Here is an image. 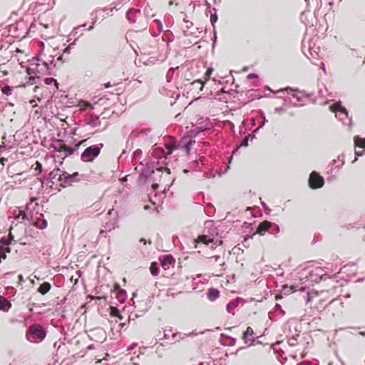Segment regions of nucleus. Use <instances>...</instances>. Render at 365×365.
I'll use <instances>...</instances> for the list:
<instances>
[{
  "instance_id": "23",
  "label": "nucleus",
  "mask_w": 365,
  "mask_h": 365,
  "mask_svg": "<svg viewBox=\"0 0 365 365\" xmlns=\"http://www.w3.org/2000/svg\"><path fill=\"white\" fill-rule=\"evenodd\" d=\"M140 9H130L127 13H126V16L128 18V19L131 21V22H135V20L134 19H131V15H133V14H137V13H140Z\"/></svg>"
},
{
  "instance_id": "12",
  "label": "nucleus",
  "mask_w": 365,
  "mask_h": 365,
  "mask_svg": "<svg viewBox=\"0 0 365 365\" xmlns=\"http://www.w3.org/2000/svg\"><path fill=\"white\" fill-rule=\"evenodd\" d=\"M154 173V170L150 168H144L139 175L140 182H145L147 179Z\"/></svg>"
},
{
  "instance_id": "41",
  "label": "nucleus",
  "mask_w": 365,
  "mask_h": 365,
  "mask_svg": "<svg viewBox=\"0 0 365 365\" xmlns=\"http://www.w3.org/2000/svg\"><path fill=\"white\" fill-rule=\"evenodd\" d=\"M37 227L41 230L46 228L47 227V221L46 220H43L41 225H37Z\"/></svg>"
},
{
  "instance_id": "18",
  "label": "nucleus",
  "mask_w": 365,
  "mask_h": 365,
  "mask_svg": "<svg viewBox=\"0 0 365 365\" xmlns=\"http://www.w3.org/2000/svg\"><path fill=\"white\" fill-rule=\"evenodd\" d=\"M62 173H63V171L61 170L59 168L53 169L48 174V177L47 180L50 181L52 183H53V180H54L56 177L59 178L60 175H61Z\"/></svg>"
},
{
  "instance_id": "54",
  "label": "nucleus",
  "mask_w": 365,
  "mask_h": 365,
  "mask_svg": "<svg viewBox=\"0 0 365 365\" xmlns=\"http://www.w3.org/2000/svg\"><path fill=\"white\" fill-rule=\"evenodd\" d=\"M198 165H199L198 160H195V161L192 163L191 167H192V168H193V167H197V166H198Z\"/></svg>"
},
{
  "instance_id": "17",
  "label": "nucleus",
  "mask_w": 365,
  "mask_h": 365,
  "mask_svg": "<svg viewBox=\"0 0 365 365\" xmlns=\"http://www.w3.org/2000/svg\"><path fill=\"white\" fill-rule=\"evenodd\" d=\"M174 262L175 259L172 255H165L160 259V262L163 267L171 265Z\"/></svg>"
},
{
  "instance_id": "59",
  "label": "nucleus",
  "mask_w": 365,
  "mask_h": 365,
  "mask_svg": "<svg viewBox=\"0 0 365 365\" xmlns=\"http://www.w3.org/2000/svg\"><path fill=\"white\" fill-rule=\"evenodd\" d=\"M96 21V17L95 18L94 21H93V24H92L93 25H92V26H91L88 28V30H89V31H91V29H93V25L95 24Z\"/></svg>"
},
{
  "instance_id": "51",
  "label": "nucleus",
  "mask_w": 365,
  "mask_h": 365,
  "mask_svg": "<svg viewBox=\"0 0 365 365\" xmlns=\"http://www.w3.org/2000/svg\"><path fill=\"white\" fill-rule=\"evenodd\" d=\"M72 44H70L68 47H66L64 50H63V53H70V50H71V46Z\"/></svg>"
},
{
  "instance_id": "22",
  "label": "nucleus",
  "mask_w": 365,
  "mask_h": 365,
  "mask_svg": "<svg viewBox=\"0 0 365 365\" xmlns=\"http://www.w3.org/2000/svg\"><path fill=\"white\" fill-rule=\"evenodd\" d=\"M197 242L208 245L209 243H212L214 242V239L207 235H201L198 237Z\"/></svg>"
},
{
  "instance_id": "35",
  "label": "nucleus",
  "mask_w": 365,
  "mask_h": 365,
  "mask_svg": "<svg viewBox=\"0 0 365 365\" xmlns=\"http://www.w3.org/2000/svg\"><path fill=\"white\" fill-rule=\"evenodd\" d=\"M154 21L158 24V34L162 31L163 30V22L159 19H155Z\"/></svg>"
},
{
  "instance_id": "34",
  "label": "nucleus",
  "mask_w": 365,
  "mask_h": 365,
  "mask_svg": "<svg viewBox=\"0 0 365 365\" xmlns=\"http://www.w3.org/2000/svg\"><path fill=\"white\" fill-rule=\"evenodd\" d=\"M195 143V140H192V139H190L189 141L184 145V148L186 149L187 152L189 153L190 145Z\"/></svg>"
},
{
  "instance_id": "43",
  "label": "nucleus",
  "mask_w": 365,
  "mask_h": 365,
  "mask_svg": "<svg viewBox=\"0 0 365 365\" xmlns=\"http://www.w3.org/2000/svg\"><path fill=\"white\" fill-rule=\"evenodd\" d=\"M267 120H266V118L264 117L263 121L261 123V124H260L259 127V128H256V129L254 130V133H257V132L259 130V128H262V127L265 125V123H266V122H267Z\"/></svg>"
},
{
  "instance_id": "39",
  "label": "nucleus",
  "mask_w": 365,
  "mask_h": 365,
  "mask_svg": "<svg viewBox=\"0 0 365 365\" xmlns=\"http://www.w3.org/2000/svg\"><path fill=\"white\" fill-rule=\"evenodd\" d=\"M213 72V69L210 68L207 70L206 73H205V81H208L209 78H210V75L212 74V73Z\"/></svg>"
},
{
  "instance_id": "2",
  "label": "nucleus",
  "mask_w": 365,
  "mask_h": 365,
  "mask_svg": "<svg viewBox=\"0 0 365 365\" xmlns=\"http://www.w3.org/2000/svg\"><path fill=\"white\" fill-rule=\"evenodd\" d=\"M46 336V330L39 324L31 325L26 333V339L31 343H39Z\"/></svg>"
},
{
  "instance_id": "31",
  "label": "nucleus",
  "mask_w": 365,
  "mask_h": 365,
  "mask_svg": "<svg viewBox=\"0 0 365 365\" xmlns=\"http://www.w3.org/2000/svg\"><path fill=\"white\" fill-rule=\"evenodd\" d=\"M111 7L110 9V12L112 13L113 11V10H118L120 9L121 7V4L120 2L119 3H114V4H111Z\"/></svg>"
},
{
  "instance_id": "10",
  "label": "nucleus",
  "mask_w": 365,
  "mask_h": 365,
  "mask_svg": "<svg viewBox=\"0 0 365 365\" xmlns=\"http://www.w3.org/2000/svg\"><path fill=\"white\" fill-rule=\"evenodd\" d=\"M34 66L38 76L49 73V66L48 63L44 61H42L41 63L35 62Z\"/></svg>"
},
{
  "instance_id": "29",
  "label": "nucleus",
  "mask_w": 365,
  "mask_h": 365,
  "mask_svg": "<svg viewBox=\"0 0 365 365\" xmlns=\"http://www.w3.org/2000/svg\"><path fill=\"white\" fill-rule=\"evenodd\" d=\"M207 259H208V262L210 264H212L214 262L221 261V257L220 255H215V256L207 258Z\"/></svg>"
},
{
  "instance_id": "62",
  "label": "nucleus",
  "mask_w": 365,
  "mask_h": 365,
  "mask_svg": "<svg viewBox=\"0 0 365 365\" xmlns=\"http://www.w3.org/2000/svg\"><path fill=\"white\" fill-rule=\"evenodd\" d=\"M321 68H322L323 71L326 73L325 66L324 63H321Z\"/></svg>"
},
{
  "instance_id": "38",
  "label": "nucleus",
  "mask_w": 365,
  "mask_h": 365,
  "mask_svg": "<svg viewBox=\"0 0 365 365\" xmlns=\"http://www.w3.org/2000/svg\"><path fill=\"white\" fill-rule=\"evenodd\" d=\"M327 278V274H321L318 277H316L314 280L316 282H320L322 280H325Z\"/></svg>"
},
{
  "instance_id": "3",
  "label": "nucleus",
  "mask_w": 365,
  "mask_h": 365,
  "mask_svg": "<svg viewBox=\"0 0 365 365\" xmlns=\"http://www.w3.org/2000/svg\"><path fill=\"white\" fill-rule=\"evenodd\" d=\"M159 39L155 37H150L148 42L143 45V49L148 55H156L160 50L165 46L164 40L160 43Z\"/></svg>"
},
{
  "instance_id": "1",
  "label": "nucleus",
  "mask_w": 365,
  "mask_h": 365,
  "mask_svg": "<svg viewBox=\"0 0 365 365\" xmlns=\"http://www.w3.org/2000/svg\"><path fill=\"white\" fill-rule=\"evenodd\" d=\"M81 143L76 144L74 148H69L62 140H58L50 145V148H52L53 151L51 157L55 160L56 158L61 160L60 163H62L61 160L72 155L78 148Z\"/></svg>"
},
{
  "instance_id": "42",
  "label": "nucleus",
  "mask_w": 365,
  "mask_h": 365,
  "mask_svg": "<svg viewBox=\"0 0 365 365\" xmlns=\"http://www.w3.org/2000/svg\"><path fill=\"white\" fill-rule=\"evenodd\" d=\"M206 128H204V127H197L194 132L195 133V134H199L200 132H203Z\"/></svg>"
},
{
  "instance_id": "28",
  "label": "nucleus",
  "mask_w": 365,
  "mask_h": 365,
  "mask_svg": "<svg viewBox=\"0 0 365 365\" xmlns=\"http://www.w3.org/2000/svg\"><path fill=\"white\" fill-rule=\"evenodd\" d=\"M1 92L6 96H9L11 94V88L9 86L5 85L1 88Z\"/></svg>"
},
{
  "instance_id": "55",
  "label": "nucleus",
  "mask_w": 365,
  "mask_h": 365,
  "mask_svg": "<svg viewBox=\"0 0 365 365\" xmlns=\"http://www.w3.org/2000/svg\"><path fill=\"white\" fill-rule=\"evenodd\" d=\"M137 346V343H133L129 347H128V350H131L133 349L134 347H135Z\"/></svg>"
},
{
  "instance_id": "5",
  "label": "nucleus",
  "mask_w": 365,
  "mask_h": 365,
  "mask_svg": "<svg viewBox=\"0 0 365 365\" xmlns=\"http://www.w3.org/2000/svg\"><path fill=\"white\" fill-rule=\"evenodd\" d=\"M78 173L77 172L73 173V174H68L66 172L63 171L58 180L61 182V186L66 187L72 185L73 182H78Z\"/></svg>"
},
{
  "instance_id": "11",
  "label": "nucleus",
  "mask_w": 365,
  "mask_h": 365,
  "mask_svg": "<svg viewBox=\"0 0 365 365\" xmlns=\"http://www.w3.org/2000/svg\"><path fill=\"white\" fill-rule=\"evenodd\" d=\"M26 73L29 76V81H27V83H29L30 85H33V84L36 83V82H35L36 78V77L39 78V76H38V75L36 73V71L35 69V66H34V62L30 63L29 66L26 68Z\"/></svg>"
},
{
  "instance_id": "24",
  "label": "nucleus",
  "mask_w": 365,
  "mask_h": 365,
  "mask_svg": "<svg viewBox=\"0 0 365 365\" xmlns=\"http://www.w3.org/2000/svg\"><path fill=\"white\" fill-rule=\"evenodd\" d=\"M354 143L356 146H358L361 148H365V138H360L359 137H355L354 138Z\"/></svg>"
},
{
  "instance_id": "13",
  "label": "nucleus",
  "mask_w": 365,
  "mask_h": 365,
  "mask_svg": "<svg viewBox=\"0 0 365 365\" xmlns=\"http://www.w3.org/2000/svg\"><path fill=\"white\" fill-rule=\"evenodd\" d=\"M271 226L272 222L265 220L259 225L256 233L263 235Z\"/></svg>"
},
{
  "instance_id": "58",
  "label": "nucleus",
  "mask_w": 365,
  "mask_h": 365,
  "mask_svg": "<svg viewBox=\"0 0 365 365\" xmlns=\"http://www.w3.org/2000/svg\"><path fill=\"white\" fill-rule=\"evenodd\" d=\"M137 34H138V32H137V31H130V32L129 33V36H130V37H131V36H134V35H137Z\"/></svg>"
},
{
  "instance_id": "60",
  "label": "nucleus",
  "mask_w": 365,
  "mask_h": 365,
  "mask_svg": "<svg viewBox=\"0 0 365 365\" xmlns=\"http://www.w3.org/2000/svg\"><path fill=\"white\" fill-rule=\"evenodd\" d=\"M339 158V160L340 161H341V165H344V156L342 155V156H341H341H339V158Z\"/></svg>"
},
{
  "instance_id": "45",
  "label": "nucleus",
  "mask_w": 365,
  "mask_h": 365,
  "mask_svg": "<svg viewBox=\"0 0 365 365\" xmlns=\"http://www.w3.org/2000/svg\"><path fill=\"white\" fill-rule=\"evenodd\" d=\"M184 22L186 24V28L187 29L191 28L192 26V25H193L192 23L190 21H189V20L184 19Z\"/></svg>"
},
{
  "instance_id": "64",
  "label": "nucleus",
  "mask_w": 365,
  "mask_h": 365,
  "mask_svg": "<svg viewBox=\"0 0 365 365\" xmlns=\"http://www.w3.org/2000/svg\"><path fill=\"white\" fill-rule=\"evenodd\" d=\"M110 86H111V85L109 82L105 83V88H110Z\"/></svg>"
},
{
  "instance_id": "27",
  "label": "nucleus",
  "mask_w": 365,
  "mask_h": 365,
  "mask_svg": "<svg viewBox=\"0 0 365 365\" xmlns=\"http://www.w3.org/2000/svg\"><path fill=\"white\" fill-rule=\"evenodd\" d=\"M78 106L81 110H84L86 108L88 107L92 108L91 104L86 101H80Z\"/></svg>"
},
{
  "instance_id": "19",
  "label": "nucleus",
  "mask_w": 365,
  "mask_h": 365,
  "mask_svg": "<svg viewBox=\"0 0 365 365\" xmlns=\"http://www.w3.org/2000/svg\"><path fill=\"white\" fill-rule=\"evenodd\" d=\"M251 138L252 140L255 138L254 135H247L242 140V142L233 150L232 154H235L236 152L240 149V147H247L248 145V140Z\"/></svg>"
},
{
  "instance_id": "61",
  "label": "nucleus",
  "mask_w": 365,
  "mask_h": 365,
  "mask_svg": "<svg viewBox=\"0 0 365 365\" xmlns=\"http://www.w3.org/2000/svg\"><path fill=\"white\" fill-rule=\"evenodd\" d=\"M152 187L154 190H157L158 187V184H153L152 185Z\"/></svg>"
},
{
  "instance_id": "52",
  "label": "nucleus",
  "mask_w": 365,
  "mask_h": 365,
  "mask_svg": "<svg viewBox=\"0 0 365 365\" xmlns=\"http://www.w3.org/2000/svg\"><path fill=\"white\" fill-rule=\"evenodd\" d=\"M297 365H311V362H309L308 361H302V362L298 364Z\"/></svg>"
},
{
  "instance_id": "25",
  "label": "nucleus",
  "mask_w": 365,
  "mask_h": 365,
  "mask_svg": "<svg viewBox=\"0 0 365 365\" xmlns=\"http://www.w3.org/2000/svg\"><path fill=\"white\" fill-rule=\"evenodd\" d=\"M110 315L113 317H118L120 320H122L123 319V316L120 313V311L116 307H111Z\"/></svg>"
},
{
  "instance_id": "15",
  "label": "nucleus",
  "mask_w": 365,
  "mask_h": 365,
  "mask_svg": "<svg viewBox=\"0 0 365 365\" xmlns=\"http://www.w3.org/2000/svg\"><path fill=\"white\" fill-rule=\"evenodd\" d=\"M254 334L253 329L248 327L246 329V331L243 334V339L246 344H249L250 345L252 344L254 342V340L252 339H250V336H252Z\"/></svg>"
},
{
  "instance_id": "37",
  "label": "nucleus",
  "mask_w": 365,
  "mask_h": 365,
  "mask_svg": "<svg viewBox=\"0 0 365 365\" xmlns=\"http://www.w3.org/2000/svg\"><path fill=\"white\" fill-rule=\"evenodd\" d=\"M52 82H54L55 85L57 86L58 83L53 78H47L45 79V83L48 85L51 84Z\"/></svg>"
},
{
  "instance_id": "7",
  "label": "nucleus",
  "mask_w": 365,
  "mask_h": 365,
  "mask_svg": "<svg viewBox=\"0 0 365 365\" xmlns=\"http://www.w3.org/2000/svg\"><path fill=\"white\" fill-rule=\"evenodd\" d=\"M88 336L92 341L103 343L106 339V334L103 329L96 328L90 331Z\"/></svg>"
},
{
  "instance_id": "9",
  "label": "nucleus",
  "mask_w": 365,
  "mask_h": 365,
  "mask_svg": "<svg viewBox=\"0 0 365 365\" xmlns=\"http://www.w3.org/2000/svg\"><path fill=\"white\" fill-rule=\"evenodd\" d=\"M11 244V240L6 238H1L0 240V262L2 259L6 257V252H10L9 245Z\"/></svg>"
},
{
  "instance_id": "30",
  "label": "nucleus",
  "mask_w": 365,
  "mask_h": 365,
  "mask_svg": "<svg viewBox=\"0 0 365 365\" xmlns=\"http://www.w3.org/2000/svg\"><path fill=\"white\" fill-rule=\"evenodd\" d=\"M217 15L215 11L214 14H212L210 16V22L214 29H215V24L217 22Z\"/></svg>"
},
{
  "instance_id": "33",
  "label": "nucleus",
  "mask_w": 365,
  "mask_h": 365,
  "mask_svg": "<svg viewBox=\"0 0 365 365\" xmlns=\"http://www.w3.org/2000/svg\"><path fill=\"white\" fill-rule=\"evenodd\" d=\"M36 200H37V198H36V197H32L31 199V202L29 203H28L26 206V211H29L31 209V207H33V202Z\"/></svg>"
},
{
  "instance_id": "8",
  "label": "nucleus",
  "mask_w": 365,
  "mask_h": 365,
  "mask_svg": "<svg viewBox=\"0 0 365 365\" xmlns=\"http://www.w3.org/2000/svg\"><path fill=\"white\" fill-rule=\"evenodd\" d=\"M324 181L322 177L319 176L316 172H312L309 178V187L312 189L320 188L324 185Z\"/></svg>"
},
{
  "instance_id": "49",
  "label": "nucleus",
  "mask_w": 365,
  "mask_h": 365,
  "mask_svg": "<svg viewBox=\"0 0 365 365\" xmlns=\"http://www.w3.org/2000/svg\"><path fill=\"white\" fill-rule=\"evenodd\" d=\"M284 111H285V110L282 107L276 108L274 109V112L275 113H282V112H284Z\"/></svg>"
},
{
  "instance_id": "6",
  "label": "nucleus",
  "mask_w": 365,
  "mask_h": 365,
  "mask_svg": "<svg viewBox=\"0 0 365 365\" xmlns=\"http://www.w3.org/2000/svg\"><path fill=\"white\" fill-rule=\"evenodd\" d=\"M330 109L332 112L336 113V117L341 121H344L345 118H347L351 121V119L349 118V113L347 110L341 106L340 101L331 105L330 106Z\"/></svg>"
},
{
  "instance_id": "14",
  "label": "nucleus",
  "mask_w": 365,
  "mask_h": 365,
  "mask_svg": "<svg viewBox=\"0 0 365 365\" xmlns=\"http://www.w3.org/2000/svg\"><path fill=\"white\" fill-rule=\"evenodd\" d=\"M11 307V302L6 297L0 296V311L8 312Z\"/></svg>"
},
{
  "instance_id": "16",
  "label": "nucleus",
  "mask_w": 365,
  "mask_h": 365,
  "mask_svg": "<svg viewBox=\"0 0 365 365\" xmlns=\"http://www.w3.org/2000/svg\"><path fill=\"white\" fill-rule=\"evenodd\" d=\"M115 289L118 290L117 299L120 303H124L126 299L125 290L120 289L118 284L115 285Z\"/></svg>"
},
{
  "instance_id": "44",
  "label": "nucleus",
  "mask_w": 365,
  "mask_h": 365,
  "mask_svg": "<svg viewBox=\"0 0 365 365\" xmlns=\"http://www.w3.org/2000/svg\"><path fill=\"white\" fill-rule=\"evenodd\" d=\"M297 93H300L302 95V97H306V98H308L310 96V94L309 93H307L305 91H299L298 92H297Z\"/></svg>"
},
{
  "instance_id": "48",
  "label": "nucleus",
  "mask_w": 365,
  "mask_h": 365,
  "mask_svg": "<svg viewBox=\"0 0 365 365\" xmlns=\"http://www.w3.org/2000/svg\"><path fill=\"white\" fill-rule=\"evenodd\" d=\"M21 215L22 216L23 220L28 219L27 215L24 212H20L19 215L17 216V218H19Z\"/></svg>"
},
{
  "instance_id": "36",
  "label": "nucleus",
  "mask_w": 365,
  "mask_h": 365,
  "mask_svg": "<svg viewBox=\"0 0 365 365\" xmlns=\"http://www.w3.org/2000/svg\"><path fill=\"white\" fill-rule=\"evenodd\" d=\"M284 91H294V93H296V92L299 91V89H297V88H292L291 87H287V88H285L284 89L279 90L277 92H283Z\"/></svg>"
},
{
  "instance_id": "56",
  "label": "nucleus",
  "mask_w": 365,
  "mask_h": 365,
  "mask_svg": "<svg viewBox=\"0 0 365 365\" xmlns=\"http://www.w3.org/2000/svg\"><path fill=\"white\" fill-rule=\"evenodd\" d=\"M164 338L169 339V332H167V330L164 331Z\"/></svg>"
},
{
  "instance_id": "47",
  "label": "nucleus",
  "mask_w": 365,
  "mask_h": 365,
  "mask_svg": "<svg viewBox=\"0 0 365 365\" xmlns=\"http://www.w3.org/2000/svg\"><path fill=\"white\" fill-rule=\"evenodd\" d=\"M247 78L248 79H253V78H257L258 76L255 73H250L247 75Z\"/></svg>"
},
{
  "instance_id": "32",
  "label": "nucleus",
  "mask_w": 365,
  "mask_h": 365,
  "mask_svg": "<svg viewBox=\"0 0 365 365\" xmlns=\"http://www.w3.org/2000/svg\"><path fill=\"white\" fill-rule=\"evenodd\" d=\"M117 226V220H115L114 222L110 223H106V228L109 230H113Z\"/></svg>"
},
{
  "instance_id": "53",
  "label": "nucleus",
  "mask_w": 365,
  "mask_h": 365,
  "mask_svg": "<svg viewBox=\"0 0 365 365\" xmlns=\"http://www.w3.org/2000/svg\"><path fill=\"white\" fill-rule=\"evenodd\" d=\"M311 301V294L309 292L307 294L306 302L309 303Z\"/></svg>"
},
{
  "instance_id": "63",
  "label": "nucleus",
  "mask_w": 365,
  "mask_h": 365,
  "mask_svg": "<svg viewBox=\"0 0 365 365\" xmlns=\"http://www.w3.org/2000/svg\"><path fill=\"white\" fill-rule=\"evenodd\" d=\"M142 29H146L147 28V22H144L143 24L142 25Z\"/></svg>"
},
{
  "instance_id": "26",
  "label": "nucleus",
  "mask_w": 365,
  "mask_h": 365,
  "mask_svg": "<svg viewBox=\"0 0 365 365\" xmlns=\"http://www.w3.org/2000/svg\"><path fill=\"white\" fill-rule=\"evenodd\" d=\"M150 269L153 275L156 276L158 274V267L156 262H153L151 263Z\"/></svg>"
},
{
  "instance_id": "4",
  "label": "nucleus",
  "mask_w": 365,
  "mask_h": 365,
  "mask_svg": "<svg viewBox=\"0 0 365 365\" xmlns=\"http://www.w3.org/2000/svg\"><path fill=\"white\" fill-rule=\"evenodd\" d=\"M103 144L99 145L89 146L81 155V160L83 162H92L101 153Z\"/></svg>"
},
{
  "instance_id": "46",
  "label": "nucleus",
  "mask_w": 365,
  "mask_h": 365,
  "mask_svg": "<svg viewBox=\"0 0 365 365\" xmlns=\"http://www.w3.org/2000/svg\"><path fill=\"white\" fill-rule=\"evenodd\" d=\"M293 98H294L297 101H301L302 100V96H299L297 93L292 94Z\"/></svg>"
},
{
  "instance_id": "21",
  "label": "nucleus",
  "mask_w": 365,
  "mask_h": 365,
  "mask_svg": "<svg viewBox=\"0 0 365 365\" xmlns=\"http://www.w3.org/2000/svg\"><path fill=\"white\" fill-rule=\"evenodd\" d=\"M219 295V292L215 289H210L207 294V298L211 301H215Z\"/></svg>"
},
{
  "instance_id": "20",
  "label": "nucleus",
  "mask_w": 365,
  "mask_h": 365,
  "mask_svg": "<svg viewBox=\"0 0 365 365\" xmlns=\"http://www.w3.org/2000/svg\"><path fill=\"white\" fill-rule=\"evenodd\" d=\"M50 289H51V284L48 282H43V284H41L39 286L38 291L41 294H45L50 290Z\"/></svg>"
},
{
  "instance_id": "57",
  "label": "nucleus",
  "mask_w": 365,
  "mask_h": 365,
  "mask_svg": "<svg viewBox=\"0 0 365 365\" xmlns=\"http://www.w3.org/2000/svg\"><path fill=\"white\" fill-rule=\"evenodd\" d=\"M231 307H232V304L230 303L227 304V310L230 313L231 312V310H230Z\"/></svg>"
},
{
  "instance_id": "50",
  "label": "nucleus",
  "mask_w": 365,
  "mask_h": 365,
  "mask_svg": "<svg viewBox=\"0 0 365 365\" xmlns=\"http://www.w3.org/2000/svg\"><path fill=\"white\" fill-rule=\"evenodd\" d=\"M35 169L38 170L39 171H41V169H42L41 164L38 161L36 163V168Z\"/></svg>"
},
{
  "instance_id": "40",
  "label": "nucleus",
  "mask_w": 365,
  "mask_h": 365,
  "mask_svg": "<svg viewBox=\"0 0 365 365\" xmlns=\"http://www.w3.org/2000/svg\"><path fill=\"white\" fill-rule=\"evenodd\" d=\"M192 84L193 86H195V85L200 86V91H202L203 87H204V84L202 83L201 81H195L194 82H192Z\"/></svg>"
}]
</instances>
